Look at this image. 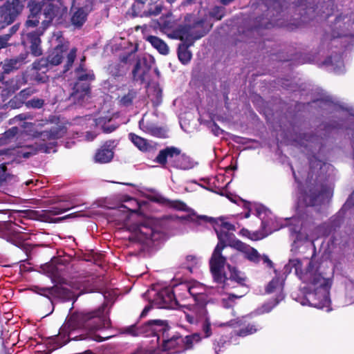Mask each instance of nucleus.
Returning <instances> with one entry per match:
<instances>
[{"mask_svg":"<svg viewBox=\"0 0 354 354\" xmlns=\"http://www.w3.org/2000/svg\"><path fill=\"white\" fill-rule=\"evenodd\" d=\"M332 195L333 192L330 188L307 180L306 187L304 189H301L299 200L307 206H315L328 202Z\"/></svg>","mask_w":354,"mask_h":354,"instance_id":"423d86ee","label":"nucleus"},{"mask_svg":"<svg viewBox=\"0 0 354 354\" xmlns=\"http://www.w3.org/2000/svg\"><path fill=\"white\" fill-rule=\"evenodd\" d=\"M156 50L162 55H167L169 51V48L167 44L158 37H156Z\"/></svg>","mask_w":354,"mask_h":354,"instance_id":"8fccbe9b","label":"nucleus"},{"mask_svg":"<svg viewBox=\"0 0 354 354\" xmlns=\"http://www.w3.org/2000/svg\"><path fill=\"white\" fill-rule=\"evenodd\" d=\"M22 60L19 58L10 59L6 60V62L3 64L2 70H3V73L9 74L14 71L17 70L21 64Z\"/></svg>","mask_w":354,"mask_h":354,"instance_id":"e433bc0d","label":"nucleus"},{"mask_svg":"<svg viewBox=\"0 0 354 354\" xmlns=\"http://www.w3.org/2000/svg\"><path fill=\"white\" fill-rule=\"evenodd\" d=\"M91 84L75 82L69 95V100L75 104L82 105L91 95Z\"/></svg>","mask_w":354,"mask_h":354,"instance_id":"4468645a","label":"nucleus"},{"mask_svg":"<svg viewBox=\"0 0 354 354\" xmlns=\"http://www.w3.org/2000/svg\"><path fill=\"white\" fill-rule=\"evenodd\" d=\"M289 0H271L268 6V15L270 17L269 22H261V27L269 28L272 26H283V22H280L278 17H285L288 14H295L301 16V21L305 23L307 18L315 11L314 2L307 0H298L292 1L291 4H288Z\"/></svg>","mask_w":354,"mask_h":354,"instance_id":"7ed1b4c3","label":"nucleus"},{"mask_svg":"<svg viewBox=\"0 0 354 354\" xmlns=\"http://www.w3.org/2000/svg\"><path fill=\"white\" fill-rule=\"evenodd\" d=\"M115 147L114 140L106 141L95 154L94 160L95 162L104 164L111 161L114 156L113 149Z\"/></svg>","mask_w":354,"mask_h":354,"instance_id":"aec40b11","label":"nucleus"},{"mask_svg":"<svg viewBox=\"0 0 354 354\" xmlns=\"http://www.w3.org/2000/svg\"><path fill=\"white\" fill-rule=\"evenodd\" d=\"M239 297L234 295H230L227 298H223L222 299L223 305L225 308H230L232 305V303L234 298H238Z\"/></svg>","mask_w":354,"mask_h":354,"instance_id":"6e6d98bb","label":"nucleus"},{"mask_svg":"<svg viewBox=\"0 0 354 354\" xmlns=\"http://www.w3.org/2000/svg\"><path fill=\"white\" fill-rule=\"evenodd\" d=\"M19 26L18 24H15L10 28L9 32L6 34L9 35V40L10 39L11 36L19 30Z\"/></svg>","mask_w":354,"mask_h":354,"instance_id":"338daca9","label":"nucleus"},{"mask_svg":"<svg viewBox=\"0 0 354 354\" xmlns=\"http://www.w3.org/2000/svg\"><path fill=\"white\" fill-rule=\"evenodd\" d=\"M45 104V100L42 98L33 97L25 102V106L28 109H40Z\"/></svg>","mask_w":354,"mask_h":354,"instance_id":"c03bdc74","label":"nucleus"},{"mask_svg":"<svg viewBox=\"0 0 354 354\" xmlns=\"http://www.w3.org/2000/svg\"><path fill=\"white\" fill-rule=\"evenodd\" d=\"M15 151L14 148H6L0 149V156H10L13 155V151Z\"/></svg>","mask_w":354,"mask_h":354,"instance_id":"e2e57ef3","label":"nucleus"},{"mask_svg":"<svg viewBox=\"0 0 354 354\" xmlns=\"http://www.w3.org/2000/svg\"><path fill=\"white\" fill-rule=\"evenodd\" d=\"M228 269L230 272V279L243 285L245 280V277L243 273L236 270V268L228 266Z\"/></svg>","mask_w":354,"mask_h":354,"instance_id":"ea45409f","label":"nucleus"},{"mask_svg":"<svg viewBox=\"0 0 354 354\" xmlns=\"http://www.w3.org/2000/svg\"><path fill=\"white\" fill-rule=\"evenodd\" d=\"M150 67L147 66H145L144 68H142L140 62H137L132 71L133 80L136 81H140L142 82H144L145 80L146 75Z\"/></svg>","mask_w":354,"mask_h":354,"instance_id":"473e14b6","label":"nucleus"},{"mask_svg":"<svg viewBox=\"0 0 354 354\" xmlns=\"http://www.w3.org/2000/svg\"><path fill=\"white\" fill-rule=\"evenodd\" d=\"M233 248L243 252L244 257L252 262L258 263L261 261V255L257 250L241 241H235Z\"/></svg>","mask_w":354,"mask_h":354,"instance_id":"5701e85b","label":"nucleus"},{"mask_svg":"<svg viewBox=\"0 0 354 354\" xmlns=\"http://www.w3.org/2000/svg\"><path fill=\"white\" fill-rule=\"evenodd\" d=\"M206 302L196 303L189 313H185V319L192 324H196L203 322L207 317V311L205 308Z\"/></svg>","mask_w":354,"mask_h":354,"instance_id":"4be33fe9","label":"nucleus"},{"mask_svg":"<svg viewBox=\"0 0 354 354\" xmlns=\"http://www.w3.org/2000/svg\"><path fill=\"white\" fill-rule=\"evenodd\" d=\"M156 137L167 138V130L165 128H156Z\"/></svg>","mask_w":354,"mask_h":354,"instance_id":"680f3d73","label":"nucleus"},{"mask_svg":"<svg viewBox=\"0 0 354 354\" xmlns=\"http://www.w3.org/2000/svg\"><path fill=\"white\" fill-rule=\"evenodd\" d=\"M266 292L268 294L276 292L278 294L277 298L274 299V303H268L264 304L260 309V313H266L271 311V310L282 299L284 296L282 294V286L278 278L273 279L267 286Z\"/></svg>","mask_w":354,"mask_h":354,"instance_id":"dca6fc26","label":"nucleus"},{"mask_svg":"<svg viewBox=\"0 0 354 354\" xmlns=\"http://www.w3.org/2000/svg\"><path fill=\"white\" fill-rule=\"evenodd\" d=\"M170 328L166 321L156 319V337L158 341L162 340L161 349L167 351L174 348L177 345L181 344L183 337L170 334Z\"/></svg>","mask_w":354,"mask_h":354,"instance_id":"1a4fd4ad","label":"nucleus"},{"mask_svg":"<svg viewBox=\"0 0 354 354\" xmlns=\"http://www.w3.org/2000/svg\"><path fill=\"white\" fill-rule=\"evenodd\" d=\"M223 250L221 245L217 244L209 260L211 272L214 279L218 283L225 282L227 279L223 274V268L226 261L225 257L221 253Z\"/></svg>","mask_w":354,"mask_h":354,"instance_id":"f8f14e48","label":"nucleus"},{"mask_svg":"<svg viewBox=\"0 0 354 354\" xmlns=\"http://www.w3.org/2000/svg\"><path fill=\"white\" fill-rule=\"evenodd\" d=\"M54 286L41 289V295L48 297L51 301L59 302H67L73 301L75 302L79 297L73 289V288L68 283V281L62 277L54 278L53 279Z\"/></svg>","mask_w":354,"mask_h":354,"instance_id":"39448f33","label":"nucleus"},{"mask_svg":"<svg viewBox=\"0 0 354 354\" xmlns=\"http://www.w3.org/2000/svg\"><path fill=\"white\" fill-rule=\"evenodd\" d=\"M20 217L21 218H15L14 222L9 221L4 224L5 227L10 231L13 235H18L21 234V230H26V227H24L19 225V223L26 225V223L24 222L25 219L21 216Z\"/></svg>","mask_w":354,"mask_h":354,"instance_id":"c756f323","label":"nucleus"},{"mask_svg":"<svg viewBox=\"0 0 354 354\" xmlns=\"http://www.w3.org/2000/svg\"><path fill=\"white\" fill-rule=\"evenodd\" d=\"M192 45H189V42L183 41L179 44L178 48V56L179 60L183 64H187L192 58V53L188 50V48Z\"/></svg>","mask_w":354,"mask_h":354,"instance_id":"7c9ffc66","label":"nucleus"},{"mask_svg":"<svg viewBox=\"0 0 354 354\" xmlns=\"http://www.w3.org/2000/svg\"><path fill=\"white\" fill-rule=\"evenodd\" d=\"M118 127V125L115 124H104L102 126V130L104 133H110L114 131Z\"/></svg>","mask_w":354,"mask_h":354,"instance_id":"bf43d9fd","label":"nucleus"},{"mask_svg":"<svg viewBox=\"0 0 354 354\" xmlns=\"http://www.w3.org/2000/svg\"><path fill=\"white\" fill-rule=\"evenodd\" d=\"M44 4L36 0H30L27 3L29 13L26 21V26L28 28L37 27L39 24L40 16L42 14Z\"/></svg>","mask_w":354,"mask_h":354,"instance_id":"f3484780","label":"nucleus"},{"mask_svg":"<svg viewBox=\"0 0 354 354\" xmlns=\"http://www.w3.org/2000/svg\"><path fill=\"white\" fill-rule=\"evenodd\" d=\"M85 73L86 72V69L84 67V64L83 63H80L78 67H77L75 70V73Z\"/></svg>","mask_w":354,"mask_h":354,"instance_id":"774afa93","label":"nucleus"},{"mask_svg":"<svg viewBox=\"0 0 354 354\" xmlns=\"http://www.w3.org/2000/svg\"><path fill=\"white\" fill-rule=\"evenodd\" d=\"M77 49L76 48H71L68 52V46L61 44L56 46L45 58H41L35 61V64L37 68L47 67L49 69L53 66L59 65L64 58L66 57V62L64 65L63 73H67L73 66L74 61L77 57Z\"/></svg>","mask_w":354,"mask_h":354,"instance_id":"20e7f679","label":"nucleus"},{"mask_svg":"<svg viewBox=\"0 0 354 354\" xmlns=\"http://www.w3.org/2000/svg\"><path fill=\"white\" fill-rule=\"evenodd\" d=\"M36 91H37L35 89L28 87L21 90L19 93H18V94H19V96H21L24 100L26 101L27 98L36 93Z\"/></svg>","mask_w":354,"mask_h":354,"instance_id":"5fc2aeb1","label":"nucleus"},{"mask_svg":"<svg viewBox=\"0 0 354 354\" xmlns=\"http://www.w3.org/2000/svg\"><path fill=\"white\" fill-rule=\"evenodd\" d=\"M130 140L131 142L136 146L140 151H147L150 148L149 144L147 142V140L142 138L138 135L131 133L129 135Z\"/></svg>","mask_w":354,"mask_h":354,"instance_id":"c9c22d12","label":"nucleus"},{"mask_svg":"<svg viewBox=\"0 0 354 354\" xmlns=\"http://www.w3.org/2000/svg\"><path fill=\"white\" fill-rule=\"evenodd\" d=\"M9 35H0V50L9 46Z\"/></svg>","mask_w":354,"mask_h":354,"instance_id":"13d9d810","label":"nucleus"},{"mask_svg":"<svg viewBox=\"0 0 354 354\" xmlns=\"http://www.w3.org/2000/svg\"><path fill=\"white\" fill-rule=\"evenodd\" d=\"M185 160L187 157L185 154L181 155L180 149L175 147H169L159 151L156 156V162L162 165H165L167 160L176 161L180 160Z\"/></svg>","mask_w":354,"mask_h":354,"instance_id":"6ab92c4d","label":"nucleus"},{"mask_svg":"<svg viewBox=\"0 0 354 354\" xmlns=\"http://www.w3.org/2000/svg\"><path fill=\"white\" fill-rule=\"evenodd\" d=\"M187 292L194 297L196 303H203L205 301V295L203 293L204 288L201 285H194L189 286L187 285L183 286Z\"/></svg>","mask_w":354,"mask_h":354,"instance_id":"cd10ccee","label":"nucleus"},{"mask_svg":"<svg viewBox=\"0 0 354 354\" xmlns=\"http://www.w3.org/2000/svg\"><path fill=\"white\" fill-rule=\"evenodd\" d=\"M214 230L216 233L218 243L222 248H225L226 245L233 247V243L238 240L234 239V235L232 232L236 230L234 225L225 221L223 218H218L215 221Z\"/></svg>","mask_w":354,"mask_h":354,"instance_id":"9b49d317","label":"nucleus"},{"mask_svg":"<svg viewBox=\"0 0 354 354\" xmlns=\"http://www.w3.org/2000/svg\"><path fill=\"white\" fill-rule=\"evenodd\" d=\"M150 290H155V283H151L150 286V290H148L143 294V297L149 299V304L144 308L142 313H140L139 319L145 317L148 313L153 308L154 300L149 298Z\"/></svg>","mask_w":354,"mask_h":354,"instance_id":"4c0bfd02","label":"nucleus"},{"mask_svg":"<svg viewBox=\"0 0 354 354\" xmlns=\"http://www.w3.org/2000/svg\"><path fill=\"white\" fill-rule=\"evenodd\" d=\"M55 146L54 143H37L35 142L32 145H27V148H30L32 149L31 151L28 152H19L18 156L22 157L24 158H28L31 156L36 154L37 152H43L46 153H49L50 151L53 149Z\"/></svg>","mask_w":354,"mask_h":354,"instance_id":"393cba45","label":"nucleus"},{"mask_svg":"<svg viewBox=\"0 0 354 354\" xmlns=\"http://www.w3.org/2000/svg\"><path fill=\"white\" fill-rule=\"evenodd\" d=\"M27 39L30 44V50L31 54L35 57H39L42 55L41 47L40 35L37 32H29L27 35Z\"/></svg>","mask_w":354,"mask_h":354,"instance_id":"a878e982","label":"nucleus"},{"mask_svg":"<svg viewBox=\"0 0 354 354\" xmlns=\"http://www.w3.org/2000/svg\"><path fill=\"white\" fill-rule=\"evenodd\" d=\"M202 329L205 337H208L212 335L211 324L208 318H205V319L202 322Z\"/></svg>","mask_w":354,"mask_h":354,"instance_id":"864d4df0","label":"nucleus"},{"mask_svg":"<svg viewBox=\"0 0 354 354\" xmlns=\"http://www.w3.org/2000/svg\"><path fill=\"white\" fill-rule=\"evenodd\" d=\"M212 28V24L204 19L194 20L193 24H187L180 28L177 32L179 39L189 45L205 36Z\"/></svg>","mask_w":354,"mask_h":354,"instance_id":"0eeeda50","label":"nucleus"},{"mask_svg":"<svg viewBox=\"0 0 354 354\" xmlns=\"http://www.w3.org/2000/svg\"><path fill=\"white\" fill-rule=\"evenodd\" d=\"M186 260L188 262H191L192 266L196 265L198 263V259L196 256L194 255H188L186 257Z\"/></svg>","mask_w":354,"mask_h":354,"instance_id":"69168bd1","label":"nucleus"},{"mask_svg":"<svg viewBox=\"0 0 354 354\" xmlns=\"http://www.w3.org/2000/svg\"><path fill=\"white\" fill-rule=\"evenodd\" d=\"M156 24L162 30H169L174 28V22L171 15L167 16L165 18H160Z\"/></svg>","mask_w":354,"mask_h":354,"instance_id":"a18cd8bd","label":"nucleus"},{"mask_svg":"<svg viewBox=\"0 0 354 354\" xmlns=\"http://www.w3.org/2000/svg\"><path fill=\"white\" fill-rule=\"evenodd\" d=\"M137 93L135 90L131 89L124 95L120 100V104L124 106H129L133 104V100L136 97Z\"/></svg>","mask_w":354,"mask_h":354,"instance_id":"79ce46f5","label":"nucleus"},{"mask_svg":"<svg viewBox=\"0 0 354 354\" xmlns=\"http://www.w3.org/2000/svg\"><path fill=\"white\" fill-rule=\"evenodd\" d=\"M342 24H343V29L344 30L340 34V35L343 36H347L349 35L351 33L349 32V27L351 26L350 24V19L348 17H342V16H339L336 18L335 19V24L338 26L339 27H342Z\"/></svg>","mask_w":354,"mask_h":354,"instance_id":"a19ab883","label":"nucleus"},{"mask_svg":"<svg viewBox=\"0 0 354 354\" xmlns=\"http://www.w3.org/2000/svg\"><path fill=\"white\" fill-rule=\"evenodd\" d=\"M156 203L165 204V205L171 207L177 210L184 211V212L189 211V208L186 205V204L180 201H171L164 198L163 197L158 195V194H156Z\"/></svg>","mask_w":354,"mask_h":354,"instance_id":"c85d7f7f","label":"nucleus"},{"mask_svg":"<svg viewBox=\"0 0 354 354\" xmlns=\"http://www.w3.org/2000/svg\"><path fill=\"white\" fill-rule=\"evenodd\" d=\"M9 162H3L0 165V189L14 180L15 176L8 172L7 165Z\"/></svg>","mask_w":354,"mask_h":354,"instance_id":"2f4dec72","label":"nucleus"},{"mask_svg":"<svg viewBox=\"0 0 354 354\" xmlns=\"http://www.w3.org/2000/svg\"><path fill=\"white\" fill-rule=\"evenodd\" d=\"M168 238L167 234L163 232H158L156 230V241L160 240L162 242L165 241Z\"/></svg>","mask_w":354,"mask_h":354,"instance_id":"0e129e2a","label":"nucleus"},{"mask_svg":"<svg viewBox=\"0 0 354 354\" xmlns=\"http://www.w3.org/2000/svg\"><path fill=\"white\" fill-rule=\"evenodd\" d=\"M18 88H3L1 91V95L3 97H8L12 95Z\"/></svg>","mask_w":354,"mask_h":354,"instance_id":"052dcab7","label":"nucleus"},{"mask_svg":"<svg viewBox=\"0 0 354 354\" xmlns=\"http://www.w3.org/2000/svg\"><path fill=\"white\" fill-rule=\"evenodd\" d=\"M225 8L223 7L216 6L210 12V15L216 18L217 20H220L224 16Z\"/></svg>","mask_w":354,"mask_h":354,"instance_id":"603ef678","label":"nucleus"},{"mask_svg":"<svg viewBox=\"0 0 354 354\" xmlns=\"http://www.w3.org/2000/svg\"><path fill=\"white\" fill-rule=\"evenodd\" d=\"M140 335L144 337L155 336V319H150L140 326Z\"/></svg>","mask_w":354,"mask_h":354,"instance_id":"f704fd0d","label":"nucleus"},{"mask_svg":"<svg viewBox=\"0 0 354 354\" xmlns=\"http://www.w3.org/2000/svg\"><path fill=\"white\" fill-rule=\"evenodd\" d=\"M292 268L299 278L308 285V289L310 292L308 293L306 300L309 305L317 308L328 306L330 303L329 290L331 281L320 270V263L311 259L303 270L301 262L297 259H292L289 260L286 268L288 270Z\"/></svg>","mask_w":354,"mask_h":354,"instance_id":"f03ea898","label":"nucleus"},{"mask_svg":"<svg viewBox=\"0 0 354 354\" xmlns=\"http://www.w3.org/2000/svg\"><path fill=\"white\" fill-rule=\"evenodd\" d=\"M66 127L64 125H55L48 130H44L40 132H36L35 137L40 138L43 141H53L50 143H54L56 146V140L63 138L66 133Z\"/></svg>","mask_w":354,"mask_h":354,"instance_id":"a211bd4d","label":"nucleus"},{"mask_svg":"<svg viewBox=\"0 0 354 354\" xmlns=\"http://www.w3.org/2000/svg\"><path fill=\"white\" fill-rule=\"evenodd\" d=\"M67 12V8L62 0H56L49 3L44 9L45 19L42 21L44 26H48L54 18H62Z\"/></svg>","mask_w":354,"mask_h":354,"instance_id":"ddd939ff","label":"nucleus"},{"mask_svg":"<svg viewBox=\"0 0 354 354\" xmlns=\"http://www.w3.org/2000/svg\"><path fill=\"white\" fill-rule=\"evenodd\" d=\"M259 328L260 327L257 324H249L245 327L236 331V334L239 337H246L257 333Z\"/></svg>","mask_w":354,"mask_h":354,"instance_id":"58836bf2","label":"nucleus"},{"mask_svg":"<svg viewBox=\"0 0 354 354\" xmlns=\"http://www.w3.org/2000/svg\"><path fill=\"white\" fill-rule=\"evenodd\" d=\"M35 62L31 64V73L30 75V80L35 82L37 84H46L49 81V76L46 73L49 71L47 67H37Z\"/></svg>","mask_w":354,"mask_h":354,"instance_id":"b1692460","label":"nucleus"},{"mask_svg":"<svg viewBox=\"0 0 354 354\" xmlns=\"http://www.w3.org/2000/svg\"><path fill=\"white\" fill-rule=\"evenodd\" d=\"M106 304L104 303L97 309L87 311H74L66 318L57 335L52 337L55 348H60L71 340L91 339L97 342L109 338L102 337L95 331L111 327L109 315L105 313Z\"/></svg>","mask_w":354,"mask_h":354,"instance_id":"f257e3e1","label":"nucleus"},{"mask_svg":"<svg viewBox=\"0 0 354 354\" xmlns=\"http://www.w3.org/2000/svg\"><path fill=\"white\" fill-rule=\"evenodd\" d=\"M19 131L17 127H12L2 133L0 136V146L10 143L18 134Z\"/></svg>","mask_w":354,"mask_h":354,"instance_id":"72a5a7b5","label":"nucleus"},{"mask_svg":"<svg viewBox=\"0 0 354 354\" xmlns=\"http://www.w3.org/2000/svg\"><path fill=\"white\" fill-rule=\"evenodd\" d=\"M93 10V0H86V3L84 7L78 8L75 11L71 18L72 25L77 28L82 27L87 19L89 12Z\"/></svg>","mask_w":354,"mask_h":354,"instance_id":"412c9836","label":"nucleus"},{"mask_svg":"<svg viewBox=\"0 0 354 354\" xmlns=\"http://www.w3.org/2000/svg\"><path fill=\"white\" fill-rule=\"evenodd\" d=\"M24 5L21 0H6L0 6V30L12 24L22 13Z\"/></svg>","mask_w":354,"mask_h":354,"instance_id":"6e6552de","label":"nucleus"},{"mask_svg":"<svg viewBox=\"0 0 354 354\" xmlns=\"http://www.w3.org/2000/svg\"><path fill=\"white\" fill-rule=\"evenodd\" d=\"M291 237L293 240V243L292 245L291 251L296 252L297 248L299 247V242L302 240L307 239V236L306 235H303L300 232H297L295 230L291 232Z\"/></svg>","mask_w":354,"mask_h":354,"instance_id":"37998d69","label":"nucleus"},{"mask_svg":"<svg viewBox=\"0 0 354 354\" xmlns=\"http://www.w3.org/2000/svg\"><path fill=\"white\" fill-rule=\"evenodd\" d=\"M135 230L146 239H152L155 234V226L149 221L137 224Z\"/></svg>","mask_w":354,"mask_h":354,"instance_id":"bb28decb","label":"nucleus"},{"mask_svg":"<svg viewBox=\"0 0 354 354\" xmlns=\"http://www.w3.org/2000/svg\"><path fill=\"white\" fill-rule=\"evenodd\" d=\"M124 333L133 337L140 335V326H137V323L132 324L124 328Z\"/></svg>","mask_w":354,"mask_h":354,"instance_id":"3c124183","label":"nucleus"},{"mask_svg":"<svg viewBox=\"0 0 354 354\" xmlns=\"http://www.w3.org/2000/svg\"><path fill=\"white\" fill-rule=\"evenodd\" d=\"M72 208V206L57 205L51 207L48 209L35 210L25 209L19 211V216L24 219L37 220L41 221H48L51 216L59 215Z\"/></svg>","mask_w":354,"mask_h":354,"instance_id":"9d476101","label":"nucleus"},{"mask_svg":"<svg viewBox=\"0 0 354 354\" xmlns=\"http://www.w3.org/2000/svg\"><path fill=\"white\" fill-rule=\"evenodd\" d=\"M25 102H26V101L17 93L10 100L8 105L12 109H19L25 104Z\"/></svg>","mask_w":354,"mask_h":354,"instance_id":"09e8293b","label":"nucleus"},{"mask_svg":"<svg viewBox=\"0 0 354 354\" xmlns=\"http://www.w3.org/2000/svg\"><path fill=\"white\" fill-rule=\"evenodd\" d=\"M77 80L75 82L81 83H90L95 80V75L93 73H75Z\"/></svg>","mask_w":354,"mask_h":354,"instance_id":"49530a36","label":"nucleus"},{"mask_svg":"<svg viewBox=\"0 0 354 354\" xmlns=\"http://www.w3.org/2000/svg\"><path fill=\"white\" fill-rule=\"evenodd\" d=\"M200 340V336L198 334L196 333L192 335H188L185 337H183V340L180 341L181 344H183L185 348L186 349L190 348L192 347L194 342H198Z\"/></svg>","mask_w":354,"mask_h":354,"instance_id":"de8ad7c7","label":"nucleus"},{"mask_svg":"<svg viewBox=\"0 0 354 354\" xmlns=\"http://www.w3.org/2000/svg\"><path fill=\"white\" fill-rule=\"evenodd\" d=\"M177 306L178 301L172 288H163L156 293V308H175Z\"/></svg>","mask_w":354,"mask_h":354,"instance_id":"2eb2a0df","label":"nucleus"},{"mask_svg":"<svg viewBox=\"0 0 354 354\" xmlns=\"http://www.w3.org/2000/svg\"><path fill=\"white\" fill-rule=\"evenodd\" d=\"M33 118L32 115L29 113H23L16 115L14 118L15 121H25L27 120H32Z\"/></svg>","mask_w":354,"mask_h":354,"instance_id":"4d7b16f0","label":"nucleus"}]
</instances>
